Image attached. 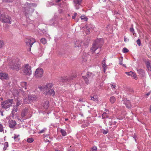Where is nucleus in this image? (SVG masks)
<instances>
[{
    "mask_svg": "<svg viewBox=\"0 0 151 151\" xmlns=\"http://www.w3.org/2000/svg\"><path fill=\"white\" fill-rule=\"evenodd\" d=\"M103 44L102 39H97L93 44L91 48L89 53H91V56L94 59H96L99 57V52L101 51V48Z\"/></svg>",
    "mask_w": 151,
    "mask_h": 151,
    "instance_id": "nucleus-1",
    "label": "nucleus"
},
{
    "mask_svg": "<svg viewBox=\"0 0 151 151\" xmlns=\"http://www.w3.org/2000/svg\"><path fill=\"white\" fill-rule=\"evenodd\" d=\"M8 62V65L10 68L16 71L19 70L20 65L19 64L16 63L15 60H9Z\"/></svg>",
    "mask_w": 151,
    "mask_h": 151,
    "instance_id": "nucleus-2",
    "label": "nucleus"
},
{
    "mask_svg": "<svg viewBox=\"0 0 151 151\" xmlns=\"http://www.w3.org/2000/svg\"><path fill=\"white\" fill-rule=\"evenodd\" d=\"M94 76V75L92 73L88 72L85 76H82V77L84 79L86 83L88 84L90 83Z\"/></svg>",
    "mask_w": 151,
    "mask_h": 151,
    "instance_id": "nucleus-3",
    "label": "nucleus"
},
{
    "mask_svg": "<svg viewBox=\"0 0 151 151\" xmlns=\"http://www.w3.org/2000/svg\"><path fill=\"white\" fill-rule=\"evenodd\" d=\"M13 102V99H8L1 103V107L5 109L8 108L12 106Z\"/></svg>",
    "mask_w": 151,
    "mask_h": 151,
    "instance_id": "nucleus-4",
    "label": "nucleus"
},
{
    "mask_svg": "<svg viewBox=\"0 0 151 151\" xmlns=\"http://www.w3.org/2000/svg\"><path fill=\"white\" fill-rule=\"evenodd\" d=\"M31 69V68L30 66L28 64H26L24 65L23 71L25 74L29 76L32 74V71Z\"/></svg>",
    "mask_w": 151,
    "mask_h": 151,
    "instance_id": "nucleus-5",
    "label": "nucleus"
},
{
    "mask_svg": "<svg viewBox=\"0 0 151 151\" xmlns=\"http://www.w3.org/2000/svg\"><path fill=\"white\" fill-rule=\"evenodd\" d=\"M53 86V84L49 83L46 84L45 86H39L38 88L40 90L45 92L46 91H48L49 90L51 89Z\"/></svg>",
    "mask_w": 151,
    "mask_h": 151,
    "instance_id": "nucleus-6",
    "label": "nucleus"
},
{
    "mask_svg": "<svg viewBox=\"0 0 151 151\" xmlns=\"http://www.w3.org/2000/svg\"><path fill=\"white\" fill-rule=\"evenodd\" d=\"M43 69L41 68L37 69L35 73V76L36 78H39L41 77L43 75Z\"/></svg>",
    "mask_w": 151,
    "mask_h": 151,
    "instance_id": "nucleus-7",
    "label": "nucleus"
},
{
    "mask_svg": "<svg viewBox=\"0 0 151 151\" xmlns=\"http://www.w3.org/2000/svg\"><path fill=\"white\" fill-rule=\"evenodd\" d=\"M1 20L2 21V22L11 24L10 21L11 18L9 16L6 15L4 16L3 15L2 16H1Z\"/></svg>",
    "mask_w": 151,
    "mask_h": 151,
    "instance_id": "nucleus-8",
    "label": "nucleus"
},
{
    "mask_svg": "<svg viewBox=\"0 0 151 151\" xmlns=\"http://www.w3.org/2000/svg\"><path fill=\"white\" fill-rule=\"evenodd\" d=\"M35 42V39L28 37L27 38L26 40V43L27 45H29L31 48L33 44Z\"/></svg>",
    "mask_w": 151,
    "mask_h": 151,
    "instance_id": "nucleus-9",
    "label": "nucleus"
},
{
    "mask_svg": "<svg viewBox=\"0 0 151 151\" xmlns=\"http://www.w3.org/2000/svg\"><path fill=\"white\" fill-rule=\"evenodd\" d=\"M75 77L74 76H72L70 78H67V77H60L58 78V81L60 83L62 84V82H66L67 81H69L72 80L73 78Z\"/></svg>",
    "mask_w": 151,
    "mask_h": 151,
    "instance_id": "nucleus-10",
    "label": "nucleus"
},
{
    "mask_svg": "<svg viewBox=\"0 0 151 151\" xmlns=\"http://www.w3.org/2000/svg\"><path fill=\"white\" fill-rule=\"evenodd\" d=\"M55 92L53 89L49 90L48 91H46L44 93V94L45 95H48L52 96L55 95Z\"/></svg>",
    "mask_w": 151,
    "mask_h": 151,
    "instance_id": "nucleus-11",
    "label": "nucleus"
},
{
    "mask_svg": "<svg viewBox=\"0 0 151 151\" xmlns=\"http://www.w3.org/2000/svg\"><path fill=\"white\" fill-rule=\"evenodd\" d=\"M106 58H105L102 61V65L104 70V73H105L106 71V70L107 68V65L106 64Z\"/></svg>",
    "mask_w": 151,
    "mask_h": 151,
    "instance_id": "nucleus-12",
    "label": "nucleus"
},
{
    "mask_svg": "<svg viewBox=\"0 0 151 151\" xmlns=\"http://www.w3.org/2000/svg\"><path fill=\"white\" fill-rule=\"evenodd\" d=\"M17 123L14 120H9V125L11 128H13L16 125Z\"/></svg>",
    "mask_w": 151,
    "mask_h": 151,
    "instance_id": "nucleus-13",
    "label": "nucleus"
},
{
    "mask_svg": "<svg viewBox=\"0 0 151 151\" xmlns=\"http://www.w3.org/2000/svg\"><path fill=\"white\" fill-rule=\"evenodd\" d=\"M125 73L127 74L128 76H131L135 80H137V77L136 74L132 71H130L129 72H126Z\"/></svg>",
    "mask_w": 151,
    "mask_h": 151,
    "instance_id": "nucleus-14",
    "label": "nucleus"
},
{
    "mask_svg": "<svg viewBox=\"0 0 151 151\" xmlns=\"http://www.w3.org/2000/svg\"><path fill=\"white\" fill-rule=\"evenodd\" d=\"M28 99L30 102H31L36 100L37 99V97L35 95H29L28 96Z\"/></svg>",
    "mask_w": 151,
    "mask_h": 151,
    "instance_id": "nucleus-15",
    "label": "nucleus"
},
{
    "mask_svg": "<svg viewBox=\"0 0 151 151\" xmlns=\"http://www.w3.org/2000/svg\"><path fill=\"white\" fill-rule=\"evenodd\" d=\"M8 78V75L6 73H0V79H6Z\"/></svg>",
    "mask_w": 151,
    "mask_h": 151,
    "instance_id": "nucleus-16",
    "label": "nucleus"
},
{
    "mask_svg": "<svg viewBox=\"0 0 151 151\" xmlns=\"http://www.w3.org/2000/svg\"><path fill=\"white\" fill-rule=\"evenodd\" d=\"M82 0H73V2L75 4V6L76 9H78L79 8V7H78L77 5H80L81 2Z\"/></svg>",
    "mask_w": 151,
    "mask_h": 151,
    "instance_id": "nucleus-17",
    "label": "nucleus"
},
{
    "mask_svg": "<svg viewBox=\"0 0 151 151\" xmlns=\"http://www.w3.org/2000/svg\"><path fill=\"white\" fill-rule=\"evenodd\" d=\"M33 12L34 10L33 9L27 7L26 8V10L24 12L25 14H28L32 13Z\"/></svg>",
    "mask_w": 151,
    "mask_h": 151,
    "instance_id": "nucleus-18",
    "label": "nucleus"
},
{
    "mask_svg": "<svg viewBox=\"0 0 151 151\" xmlns=\"http://www.w3.org/2000/svg\"><path fill=\"white\" fill-rule=\"evenodd\" d=\"M18 110L17 107L16 106H13V108L12 111V116L14 117L15 112H17Z\"/></svg>",
    "mask_w": 151,
    "mask_h": 151,
    "instance_id": "nucleus-19",
    "label": "nucleus"
},
{
    "mask_svg": "<svg viewBox=\"0 0 151 151\" xmlns=\"http://www.w3.org/2000/svg\"><path fill=\"white\" fill-rule=\"evenodd\" d=\"M138 73L142 76H144L145 75L144 71L142 69H139L137 70Z\"/></svg>",
    "mask_w": 151,
    "mask_h": 151,
    "instance_id": "nucleus-20",
    "label": "nucleus"
},
{
    "mask_svg": "<svg viewBox=\"0 0 151 151\" xmlns=\"http://www.w3.org/2000/svg\"><path fill=\"white\" fill-rule=\"evenodd\" d=\"M124 103L126 105V106L129 108L131 107V106L130 102L129 100H125L124 101Z\"/></svg>",
    "mask_w": 151,
    "mask_h": 151,
    "instance_id": "nucleus-21",
    "label": "nucleus"
},
{
    "mask_svg": "<svg viewBox=\"0 0 151 151\" xmlns=\"http://www.w3.org/2000/svg\"><path fill=\"white\" fill-rule=\"evenodd\" d=\"M28 112V110L26 109L22 111L21 114V116L22 117H24L27 114V113Z\"/></svg>",
    "mask_w": 151,
    "mask_h": 151,
    "instance_id": "nucleus-22",
    "label": "nucleus"
},
{
    "mask_svg": "<svg viewBox=\"0 0 151 151\" xmlns=\"http://www.w3.org/2000/svg\"><path fill=\"white\" fill-rule=\"evenodd\" d=\"M146 64L148 70L151 71V63L149 61H147L146 62Z\"/></svg>",
    "mask_w": 151,
    "mask_h": 151,
    "instance_id": "nucleus-23",
    "label": "nucleus"
},
{
    "mask_svg": "<svg viewBox=\"0 0 151 151\" xmlns=\"http://www.w3.org/2000/svg\"><path fill=\"white\" fill-rule=\"evenodd\" d=\"M19 135H17L14 134V136L12 137L14 138V139H15V141H17L19 140Z\"/></svg>",
    "mask_w": 151,
    "mask_h": 151,
    "instance_id": "nucleus-24",
    "label": "nucleus"
},
{
    "mask_svg": "<svg viewBox=\"0 0 151 151\" xmlns=\"http://www.w3.org/2000/svg\"><path fill=\"white\" fill-rule=\"evenodd\" d=\"M80 18L83 21H87L88 19V18L84 15H81L80 17Z\"/></svg>",
    "mask_w": 151,
    "mask_h": 151,
    "instance_id": "nucleus-25",
    "label": "nucleus"
},
{
    "mask_svg": "<svg viewBox=\"0 0 151 151\" xmlns=\"http://www.w3.org/2000/svg\"><path fill=\"white\" fill-rule=\"evenodd\" d=\"M109 100L111 103L113 104L116 101V98L114 96H111Z\"/></svg>",
    "mask_w": 151,
    "mask_h": 151,
    "instance_id": "nucleus-26",
    "label": "nucleus"
},
{
    "mask_svg": "<svg viewBox=\"0 0 151 151\" xmlns=\"http://www.w3.org/2000/svg\"><path fill=\"white\" fill-rule=\"evenodd\" d=\"M49 102L48 101H46L44 104L43 107L46 109H47L49 106Z\"/></svg>",
    "mask_w": 151,
    "mask_h": 151,
    "instance_id": "nucleus-27",
    "label": "nucleus"
},
{
    "mask_svg": "<svg viewBox=\"0 0 151 151\" xmlns=\"http://www.w3.org/2000/svg\"><path fill=\"white\" fill-rule=\"evenodd\" d=\"M21 86L23 88H24V89L25 90L27 89V83L25 82H22L21 83Z\"/></svg>",
    "mask_w": 151,
    "mask_h": 151,
    "instance_id": "nucleus-28",
    "label": "nucleus"
},
{
    "mask_svg": "<svg viewBox=\"0 0 151 151\" xmlns=\"http://www.w3.org/2000/svg\"><path fill=\"white\" fill-rule=\"evenodd\" d=\"M82 42L81 41H77V45H76L75 47H81L82 46Z\"/></svg>",
    "mask_w": 151,
    "mask_h": 151,
    "instance_id": "nucleus-29",
    "label": "nucleus"
},
{
    "mask_svg": "<svg viewBox=\"0 0 151 151\" xmlns=\"http://www.w3.org/2000/svg\"><path fill=\"white\" fill-rule=\"evenodd\" d=\"M4 147L3 148V150H5L9 146L8 143L7 142H6L4 143Z\"/></svg>",
    "mask_w": 151,
    "mask_h": 151,
    "instance_id": "nucleus-30",
    "label": "nucleus"
},
{
    "mask_svg": "<svg viewBox=\"0 0 151 151\" xmlns=\"http://www.w3.org/2000/svg\"><path fill=\"white\" fill-rule=\"evenodd\" d=\"M60 132L62 135L63 136H65L67 134L65 130L63 129H60Z\"/></svg>",
    "mask_w": 151,
    "mask_h": 151,
    "instance_id": "nucleus-31",
    "label": "nucleus"
},
{
    "mask_svg": "<svg viewBox=\"0 0 151 151\" xmlns=\"http://www.w3.org/2000/svg\"><path fill=\"white\" fill-rule=\"evenodd\" d=\"M102 118H104L106 117H108V113L106 112H104L102 114Z\"/></svg>",
    "mask_w": 151,
    "mask_h": 151,
    "instance_id": "nucleus-32",
    "label": "nucleus"
},
{
    "mask_svg": "<svg viewBox=\"0 0 151 151\" xmlns=\"http://www.w3.org/2000/svg\"><path fill=\"white\" fill-rule=\"evenodd\" d=\"M34 141L33 139L32 138H29L27 139V142L29 143H31L32 142Z\"/></svg>",
    "mask_w": 151,
    "mask_h": 151,
    "instance_id": "nucleus-33",
    "label": "nucleus"
},
{
    "mask_svg": "<svg viewBox=\"0 0 151 151\" xmlns=\"http://www.w3.org/2000/svg\"><path fill=\"white\" fill-rule=\"evenodd\" d=\"M123 59L122 57H121L119 59V64L120 65H122L123 66L126 67L125 65L124 64H122V61H123Z\"/></svg>",
    "mask_w": 151,
    "mask_h": 151,
    "instance_id": "nucleus-34",
    "label": "nucleus"
},
{
    "mask_svg": "<svg viewBox=\"0 0 151 151\" xmlns=\"http://www.w3.org/2000/svg\"><path fill=\"white\" fill-rule=\"evenodd\" d=\"M91 100H92L95 101H98V98L96 96H94L93 97H91Z\"/></svg>",
    "mask_w": 151,
    "mask_h": 151,
    "instance_id": "nucleus-35",
    "label": "nucleus"
},
{
    "mask_svg": "<svg viewBox=\"0 0 151 151\" xmlns=\"http://www.w3.org/2000/svg\"><path fill=\"white\" fill-rule=\"evenodd\" d=\"M24 102L25 104H28L30 102V101L29 100V99L28 98L27 99V98H24Z\"/></svg>",
    "mask_w": 151,
    "mask_h": 151,
    "instance_id": "nucleus-36",
    "label": "nucleus"
},
{
    "mask_svg": "<svg viewBox=\"0 0 151 151\" xmlns=\"http://www.w3.org/2000/svg\"><path fill=\"white\" fill-rule=\"evenodd\" d=\"M40 41L43 44H45L47 42L46 40L44 38H42L40 40Z\"/></svg>",
    "mask_w": 151,
    "mask_h": 151,
    "instance_id": "nucleus-37",
    "label": "nucleus"
},
{
    "mask_svg": "<svg viewBox=\"0 0 151 151\" xmlns=\"http://www.w3.org/2000/svg\"><path fill=\"white\" fill-rule=\"evenodd\" d=\"M46 130V129L44 128L42 130L38 132L39 134H41L42 133H44Z\"/></svg>",
    "mask_w": 151,
    "mask_h": 151,
    "instance_id": "nucleus-38",
    "label": "nucleus"
},
{
    "mask_svg": "<svg viewBox=\"0 0 151 151\" xmlns=\"http://www.w3.org/2000/svg\"><path fill=\"white\" fill-rule=\"evenodd\" d=\"M97 148L96 146H94L91 148V151H96Z\"/></svg>",
    "mask_w": 151,
    "mask_h": 151,
    "instance_id": "nucleus-39",
    "label": "nucleus"
},
{
    "mask_svg": "<svg viewBox=\"0 0 151 151\" xmlns=\"http://www.w3.org/2000/svg\"><path fill=\"white\" fill-rule=\"evenodd\" d=\"M129 51V50L126 48H124L123 49V52L124 53L127 52Z\"/></svg>",
    "mask_w": 151,
    "mask_h": 151,
    "instance_id": "nucleus-40",
    "label": "nucleus"
},
{
    "mask_svg": "<svg viewBox=\"0 0 151 151\" xmlns=\"http://www.w3.org/2000/svg\"><path fill=\"white\" fill-rule=\"evenodd\" d=\"M4 43L2 40H0V48H1L4 45Z\"/></svg>",
    "mask_w": 151,
    "mask_h": 151,
    "instance_id": "nucleus-41",
    "label": "nucleus"
},
{
    "mask_svg": "<svg viewBox=\"0 0 151 151\" xmlns=\"http://www.w3.org/2000/svg\"><path fill=\"white\" fill-rule=\"evenodd\" d=\"M130 32H132V33H133V35H134V34L135 33V32H134V29H133V27H132V28H130Z\"/></svg>",
    "mask_w": 151,
    "mask_h": 151,
    "instance_id": "nucleus-42",
    "label": "nucleus"
},
{
    "mask_svg": "<svg viewBox=\"0 0 151 151\" xmlns=\"http://www.w3.org/2000/svg\"><path fill=\"white\" fill-rule=\"evenodd\" d=\"M4 131L3 126L0 123V132H2Z\"/></svg>",
    "mask_w": 151,
    "mask_h": 151,
    "instance_id": "nucleus-43",
    "label": "nucleus"
},
{
    "mask_svg": "<svg viewBox=\"0 0 151 151\" xmlns=\"http://www.w3.org/2000/svg\"><path fill=\"white\" fill-rule=\"evenodd\" d=\"M137 44H138V45L139 46H140V45H141V41H140V40L139 39H138L137 40Z\"/></svg>",
    "mask_w": 151,
    "mask_h": 151,
    "instance_id": "nucleus-44",
    "label": "nucleus"
},
{
    "mask_svg": "<svg viewBox=\"0 0 151 151\" xmlns=\"http://www.w3.org/2000/svg\"><path fill=\"white\" fill-rule=\"evenodd\" d=\"M88 27H86L87 30H86V33L87 34H89L90 32V29H88Z\"/></svg>",
    "mask_w": 151,
    "mask_h": 151,
    "instance_id": "nucleus-45",
    "label": "nucleus"
},
{
    "mask_svg": "<svg viewBox=\"0 0 151 151\" xmlns=\"http://www.w3.org/2000/svg\"><path fill=\"white\" fill-rule=\"evenodd\" d=\"M22 103V102H20V101H18L17 102L16 104V105H15V106H16L17 107H18L19 105H20Z\"/></svg>",
    "mask_w": 151,
    "mask_h": 151,
    "instance_id": "nucleus-46",
    "label": "nucleus"
},
{
    "mask_svg": "<svg viewBox=\"0 0 151 151\" xmlns=\"http://www.w3.org/2000/svg\"><path fill=\"white\" fill-rule=\"evenodd\" d=\"M77 13H74L73 15V16L72 17V19H74L76 18V17L77 15Z\"/></svg>",
    "mask_w": 151,
    "mask_h": 151,
    "instance_id": "nucleus-47",
    "label": "nucleus"
},
{
    "mask_svg": "<svg viewBox=\"0 0 151 151\" xmlns=\"http://www.w3.org/2000/svg\"><path fill=\"white\" fill-rule=\"evenodd\" d=\"M111 87L112 88H115L116 87V84L114 83L111 84Z\"/></svg>",
    "mask_w": 151,
    "mask_h": 151,
    "instance_id": "nucleus-48",
    "label": "nucleus"
},
{
    "mask_svg": "<svg viewBox=\"0 0 151 151\" xmlns=\"http://www.w3.org/2000/svg\"><path fill=\"white\" fill-rule=\"evenodd\" d=\"M102 132L103 134H106L108 133V131L105 130H103Z\"/></svg>",
    "mask_w": 151,
    "mask_h": 151,
    "instance_id": "nucleus-49",
    "label": "nucleus"
},
{
    "mask_svg": "<svg viewBox=\"0 0 151 151\" xmlns=\"http://www.w3.org/2000/svg\"><path fill=\"white\" fill-rule=\"evenodd\" d=\"M151 93V92H149L148 93L146 94L147 96H149Z\"/></svg>",
    "mask_w": 151,
    "mask_h": 151,
    "instance_id": "nucleus-50",
    "label": "nucleus"
},
{
    "mask_svg": "<svg viewBox=\"0 0 151 151\" xmlns=\"http://www.w3.org/2000/svg\"><path fill=\"white\" fill-rule=\"evenodd\" d=\"M5 1L7 2H10L11 1V0H4Z\"/></svg>",
    "mask_w": 151,
    "mask_h": 151,
    "instance_id": "nucleus-51",
    "label": "nucleus"
},
{
    "mask_svg": "<svg viewBox=\"0 0 151 151\" xmlns=\"http://www.w3.org/2000/svg\"><path fill=\"white\" fill-rule=\"evenodd\" d=\"M127 39L125 37H124V41L126 42L127 41Z\"/></svg>",
    "mask_w": 151,
    "mask_h": 151,
    "instance_id": "nucleus-52",
    "label": "nucleus"
},
{
    "mask_svg": "<svg viewBox=\"0 0 151 151\" xmlns=\"http://www.w3.org/2000/svg\"><path fill=\"white\" fill-rule=\"evenodd\" d=\"M0 112L1 113V115L2 116H3V113L2 111H0Z\"/></svg>",
    "mask_w": 151,
    "mask_h": 151,
    "instance_id": "nucleus-53",
    "label": "nucleus"
},
{
    "mask_svg": "<svg viewBox=\"0 0 151 151\" xmlns=\"http://www.w3.org/2000/svg\"><path fill=\"white\" fill-rule=\"evenodd\" d=\"M109 125L111 126L112 124V123L111 122H109Z\"/></svg>",
    "mask_w": 151,
    "mask_h": 151,
    "instance_id": "nucleus-54",
    "label": "nucleus"
},
{
    "mask_svg": "<svg viewBox=\"0 0 151 151\" xmlns=\"http://www.w3.org/2000/svg\"><path fill=\"white\" fill-rule=\"evenodd\" d=\"M105 111L106 112H109V110L108 109H106Z\"/></svg>",
    "mask_w": 151,
    "mask_h": 151,
    "instance_id": "nucleus-55",
    "label": "nucleus"
},
{
    "mask_svg": "<svg viewBox=\"0 0 151 151\" xmlns=\"http://www.w3.org/2000/svg\"><path fill=\"white\" fill-rule=\"evenodd\" d=\"M61 1V0H57V2H59V1Z\"/></svg>",
    "mask_w": 151,
    "mask_h": 151,
    "instance_id": "nucleus-56",
    "label": "nucleus"
},
{
    "mask_svg": "<svg viewBox=\"0 0 151 151\" xmlns=\"http://www.w3.org/2000/svg\"><path fill=\"white\" fill-rule=\"evenodd\" d=\"M106 1V0H101V1L103 2H104Z\"/></svg>",
    "mask_w": 151,
    "mask_h": 151,
    "instance_id": "nucleus-57",
    "label": "nucleus"
},
{
    "mask_svg": "<svg viewBox=\"0 0 151 151\" xmlns=\"http://www.w3.org/2000/svg\"><path fill=\"white\" fill-rule=\"evenodd\" d=\"M1 100H3V98L2 97L1 98Z\"/></svg>",
    "mask_w": 151,
    "mask_h": 151,
    "instance_id": "nucleus-58",
    "label": "nucleus"
},
{
    "mask_svg": "<svg viewBox=\"0 0 151 151\" xmlns=\"http://www.w3.org/2000/svg\"><path fill=\"white\" fill-rule=\"evenodd\" d=\"M68 119H65V121H67L68 120Z\"/></svg>",
    "mask_w": 151,
    "mask_h": 151,
    "instance_id": "nucleus-59",
    "label": "nucleus"
},
{
    "mask_svg": "<svg viewBox=\"0 0 151 151\" xmlns=\"http://www.w3.org/2000/svg\"><path fill=\"white\" fill-rule=\"evenodd\" d=\"M45 141H46V142H49V140H45Z\"/></svg>",
    "mask_w": 151,
    "mask_h": 151,
    "instance_id": "nucleus-60",
    "label": "nucleus"
},
{
    "mask_svg": "<svg viewBox=\"0 0 151 151\" xmlns=\"http://www.w3.org/2000/svg\"><path fill=\"white\" fill-rule=\"evenodd\" d=\"M150 111L151 112V105L150 107Z\"/></svg>",
    "mask_w": 151,
    "mask_h": 151,
    "instance_id": "nucleus-61",
    "label": "nucleus"
},
{
    "mask_svg": "<svg viewBox=\"0 0 151 151\" xmlns=\"http://www.w3.org/2000/svg\"><path fill=\"white\" fill-rule=\"evenodd\" d=\"M68 151H73L72 150H69Z\"/></svg>",
    "mask_w": 151,
    "mask_h": 151,
    "instance_id": "nucleus-62",
    "label": "nucleus"
},
{
    "mask_svg": "<svg viewBox=\"0 0 151 151\" xmlns=\"http://www.w3.org/2000/svg\"><path fill=\"white\" fill-rule=\"evenodd\" d=\"M116 122H114V124H116Z\"/></svg>",
    "mask_w": 151,
    "mask_h": 151,
    "instance_id": "nucleus-63",
    "label": "nucleus"
},
{
    "mask_svg": "<svg viewBox=\"0 0 151 151\" xmlns=\"http://www.w3.org/2000/svg\"><path fill=\"white\" fill-rule=\"evenodd\" d=\"M55 151H60V150H56Z\"/></svg>",
    "mask_w": 151,
    "mask_h": 151,
    "instance_id": "nucleus-64",
    "label": "nucleus"
}]
</instances>
